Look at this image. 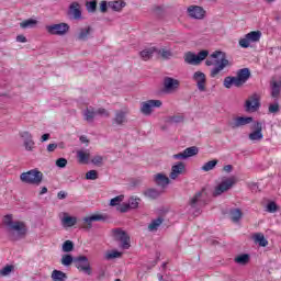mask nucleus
Here are the masks:
<instances>
[{
	"label": "nucleus",
	"instance_id": "f257e3e1",
	"mask_svg": "<svg viewBox=\"0 0 281 281\" xmlns=\"http://www.w3.org/2000/svg\"><path fill=\"white\" fill-rule=\"evenodd\" d=\"M206 67H214L210 71L211 78H216L225 67H231L232 64L229 59H227V55L221 50H215L210 55V58L205 60Z\"/></svg>",
	"mask_w": 281,
	"mask_h": 281
},
{
	"label": "nucleus",
	"instance_id": "f03ea898",
	"mask_svg": "<svg viewBox=\"0 0 281 281\" xmlns=\"http://www.w3.org/2000/svg\"><path fill=\"white\" fill-rule=\"evenodd\" d=\"M2 223L5 225L9 232H16L20 238H25L27 234V226H25L24 222H14L12 214H7L2 218Z\"/></svg>",
	"mask_w": 281,
	"mask_h": 281
},
{
	"label": "nucleus",
	"instance_id": "7ed1b4c3",
	"mask_svg": "<svg viewBox=\"0 0 281 281\" xmlns=\"http://www.w3.org/2000/svg\"><path fill=\"white\" fill-rule=\"evenodd\" d=\"M22 183H29L30 186H41L43 183V172L38 169H32L20 176Z\"/></svg>",
	"mask_w": 281,
	"mask_h": 281
},
{
	"label": "nucleus",
	"instance_id": "20e7f679",
	"mask_svg": "<svg viewBox=\"0 0 281 281\" xmlns=\"http://www.w3.org/2000/svg\"><path fill=\"white\" fill-rule=\"evenodd\" d=\"M210 56V52L201 50L196 54L189 52L184 55V63L188 65H201L202 60H205Z\"/></svg>",
	"mask_w": 281,
	"mask_h": 281
},
{
	"label": "nucleus",
	"instance_id": "39448f33",
	"mask_svg": "<svg viewBox=\"0 0 281 281\" xmlns=\"http://www.w3.org/2000/svg\"><path fill=\"white\" fill-rule=\"evenodd\" d=\"M115 240H120L122 249H131V236L122 228L112 229Z\"/></svg>",
	"mask_w": 281,
	"mask_h": 281
},
{
	"label": "nucleus",
	"instance_id": "423d86ee",
	"mask_svg": "<svg viewBox=\"0 0 281 281\" xmlns=\"http://www.w3.org/2000/svg\"><path fill=\"white\" fill-rule=\"evenodd\" d=\"M234 186H236V177L233 176L223 180L217 187H215L213 196H221V194L227 192V190H232Z\"/></svg>",
	"mask_w": 281,
	"mask_h": 281
},
{
	"label": "nucleus",
	"instance_id": "0eeeda50",
	"mask_svg": "<svg viewBox=\"0 0 281 281\" xmlns=\"http://www.w3.org/2000/svg\"><path fill=\"white\" fill-rule=\"evenodd\" d=\"M262 36V32L260 31H252L245 35V37L239 40V45L244 49H247L251 45V43H258Z\"/></svg>",
	"mask_w": 281,
	"mask_h": 281
},
{
	"label": "nucleus",
	"instance_id": "6e6552de",
	"mask_svg": "<svg viewBox=\"0 0 281 281\" xmlns=\"http://www.w3.org/2000/svg\"><path fill=\"white\" fill-rule=\"evenodd\" d=\"M75 267L78 271H82L87 276H91V263L89 262V258L87 256H78L75 257Z\"/></svg>",
	"mask_w": 281,
	"mask_h": 281
},
{
	"label": "nucleus",
	"instance_id": "1a4fd4ad",
	"mask_svg": "<svg viewBox=\"0 0 281 281\" xmlns=\"http://www.w3.org/2000/svg\"><path fill=\"white\" fill-rule=\"evenodd\" d=\"M46 32L53 36H65L69 32V24L61 22L58 24L47 25Z\"/></svg>",
	"mask_w": 281,
	"mask_h": 281
},
{
	"label": "nucleus",
	"instance_id": "9d476101",
	"mask_svg": "<svg viewBox=\"0 0 281 281\" xmlns=\"http://www.w3.org/2000/svg\"><path fill=\"white\" fill-rule=\"evenodd\" d=\"M260 109V94L254 93L245 102V111L247 113H256Z\"/></svg>",
	"mask_w": 281,
	"mask_h": 281
},
{
	"label": "nucleus",
	"instance_id": "9b49d317",
	"mask_svg": "<svg viewBox=\"0 0 281 281\" xmlns=\"http://www.w3.org/2000/svg\"><path fill=\"white\" fill-rule=\"evenodd\" d=\"M254 122V117L251 116H236L228 121L229 128L236 130L243 126H247V124H251Z\"/></svg>",
	"mask_w": 281,
	"mask_h": 281
},
{
	"label": "nucleus",
	"instance_id": "f8f14e48",
	"mask_svg": "<svg viewBox=\"0 0 281 281\" xmlns=\"http://www.w3.org/2000/svg\"><path fill=\"white\" fill-rule=\"evenodd\" d=\"M161 104V100L145 101L140 105V113H143V115H150L153 113V109H159Z\"/></svg>",
	"mask_w": 281,
	"mask_h": 281
},
{
	"label": "nucleus",
	"instance_id": "ddd939ff",
	"mask_svg": "<svg viewBox=\"0 0 281 281\" xmlns=\"http://www.w3.org/2000/svg\"><path fill=\"white\" fill-rule=\"evenodd\" d=\"M181 82L172 77H166L164 79V91L165 93H175L179 89Z\"/></svg>",
	"mask_w": 281,
	"mask_h": 281
},
{
	"label": "nucleus",
	"instance_id": "4468645a",
	"mask_svg": "<svg viewBox=\"0 0 281 281\" xmlns=\"http://www.w3.org/2000/svg\"><path fill=\"white\" fill-rule=\"evenodd\" d=\"M193 80L195 81L199 91H206L207 76H205L203 71H195L193 74Z\"/></svg>",
	"mask_w": 281,
	"mask_h": 281
},
{
	"label": "nucleus",
	"instance_id": "2eb2a0df",
	"mask_svg": "<svg viewBox=\"0 0 281 281\" xmlns=\"http://www.w3.org/2000/svg\"><path fill=\"white\" fill-rule=\"evenodd\" d=\"M106 218H109V216L104 214H92L90 216L83 217V223H87V225L83 227L85 229H91V227H93L92 223H97V222L104 223Z\"/></svg>",
	"mask_w": 281,
	"mask_h": 281
},
{
	"label": "nucleus",
	"instance_id": "dca6fc26",
	"mask_svg": "<svg viewBox=\"0 0 281 281\" xmlns=\"http://www.w3.org/2000/svg\"><path fill=\"white\" fill-rule=\"evenodd\" d=\"M196 155H199V147L191 146L181 153L175 154L173 159H190V157H196Z\"/></svg>",
	"mask_w": 281,
	"mask_h": 281
},
{
	"label": "nucleus",
	"instance_id": "f3484780",
	"mask_svg": "<svg viewBox=\"0 0 281 281\" xmlns=\"http://www.w3.org/2000/svg\"><path fill=\"white\" fill-rule=\"evenodd\" d=\"M187 12L191 19H196L201 21L202 19H205V11L202 7L199 5H190L187 9Z\"/></svg>",
	"mask_w": 281,
	"mask_h": 281
},
{
	"label": "nucleus",
	"instance_id": "a211bd4d",
	"mask_svg": "<svg viewBox=\"0 0 281 281\" xmlns=\"http://www.w3.org/2000/svg\"><path fill=\"white\" fill-rule=\"evenodd\" d=\"M184 172H186V162L178 161L176 165L171 167V172L169 177L175 181L180 177V175H183Z\"/></svg>",
	"mask_w": 281,
	"mask_h": 281
},
{
	"label": "nucleus",
	"instance_id": "6ab92c4d",
	"mask_svg": "<svg viewBox=\"0 0 281 281\" xmlns=\"http://www.w3.org/2000/svg\"><path fill=\"white\" fill-rule=\"evenodd\" d=\"M91 34H93V27H91V25L82 26L78 30L76 38L77 41H89Z\"/></svg>",
	"mask_w": 281,
	"mask_h": 281
},
{
	"label": "nucleus",
	"instance_id": "aec40b11",
	"mask_svg": "<svg viewBox=\"0 0 281 281\" xmlns=\"http://www.w3.org/2000/svg\"><path fill=\"white\" fill-rule=\"evenodd\" d=\"M68 16H70L71 19H75V21H80V19H82V11L80 10V3L72 2L69 5Z\"/></svg>",
	"mask_w": 281,
	"mask_h": 281
},
{
	"label": "nucleus",
	"instance_id": "412c9836",
	"mask_svg": "<svg viewBox=\"0 0 281 281\" xmlns=\"http://www.w3.org/2000/svg\"><path fill=\"white\" fill-rule=\"evenodd\" d=\"M250 77L251 71L249 70V68H243L237 71V76L235 77V79L237 80L239 87H243V85H245V82H247Z\"/></svg>",
	"mask_w": 281,
	"mask_h": 281
},
{
	"label": "nucleus",
	"instance_id": "4be33fe9",
	"mask_svg": "<svg viewBox=\"0 0 281 281\" xmlns=\"http://www.w3.org/2000/svg\"><path fill=\"white\" fill-rule=\"evenodd\" d=\"M127 113L120 110L116 111L114 114V119L112 120V126H124L126 122H128V119H126Z\"/></svg>",
	"mask_w": 281,
	"mask_h": 281
},
{
	"label": "nucleus",
	"instance_id": "5701e85b",
	"mask_svg": "<svg viewBox=\"0 0 281 281\" xmlns=\"http://www.w3.org/2000/svg\"><path fill=\"white\" fill-rule=\"evenodd\" d=\"M262 137V123L256 122L254 124V131L249 134V139H251V142H260Z\"/></svg>",
	"mask_w": 281,
	"mask_h": 281
},
{
	"label": "nucleus",
	"instance_id": "b1692460",
	"mask_svg": "<svg viewBox=\"0 0 281 281\" xmlns=\"http://www.w3.org/2000/svg\"><path fill=\"white\" fill-rule=\"evenodd\" d=\"M154 181L156 186H160V188H166L170 183V178L166 176L165 173H156L154 176Z\"/></svg>",
	"mask_w": 281,
	"mask_h": 281
},
{
	"label": "nucleus",
	"instance_id": "393cba45",
	"mask_svg": "<svg viewBox=\"0 0 281 281\" xmlns=\"http://www.w3.org/2000/svg\"><path fill=\"white\" fill-rule=\"evenodd\" d=\"M252 238L255 244L259 245V247H267V245H269V240L265 238V234L262 233H256Z\"/></svg>",
	"mask_w": 281,
	"mask_h": 281
},
{
	"label": "nucleus",
	"instance_id": "a878e982",
	"mask_svg": "<svg viewBox=\"0 0 281 281\" xmlns=\"http://www.w3.org/2000/svg\"><path fill=\"white\" fill-rule=\"evenodd\" d=\"M108 5L114 12H122V8L126 7V2H124V0L111 1Z\"/></svg>",
	"mask_w": 281,
	"mask_h": 281
},
{
	"label": "nucleus",
	"instance_id": "bb28decb",
	"mask_svg": "<svg viewBox=\"0 0 281 281\" xmlns=\"http://www.w3.org/2000/svg\"><path fill=\"white\" fill-rule=\"evenodd\" d=\"M144 196L155 201V199H159L161 196V191H159L157 189H147L144 191Z\"/></svg>",
	"mask_w": 281,
	"mask_h": 281
},
{
	"label": "nucleus",
	"instance_id": "cd10ccee",
	"mask_svg": "<svg viewBox=\"0 0 281 281\" xmlns=\"http://www.w3.org/2000/svg\"><path fill=\"white\" fill-rule=\"evenodd\" d=\"M50 278L53 281H67V273L60 270H53Z\"/></svg>",
	"mask_w": 281,
	"mask_h": 281
},
{
	"label": "nucleus",
	"instance_id": "c85d7f7f",
	"mask_svg": "<svg viewBox=\"0 0 281 281\" xmlns=\"http://www.w3.org/2000/svg\"><path fill=\"white\" fill-rule=\"evenodd\" d=\"M161 223H164V217H161V216L153 220L148 225V231L157 232V229H159V227L161 226Z\"/></svg>",
	"mask_w": 281,
	"mask_h": 281
},
{
	"label": "nucleus",
	"instance_id": "c756f323",
	"mask_svg": "<svg viewBox=\"0 0 281 281\" xmlns=\"http://www.w3.org/2000/svg\"><path fill=\"white\" fill-rule=\"evenodd\" d=\"M36 25H38V21L34 20V19H27L24 20L20 23V27L22 30H27V29H32V27H36Z\"/></svg>",
	"mask_w": 281,
	"mask_h": 281
},
{
	"label": "nucleus",
	"instance_id": "7c9ffc66",
	"mask_svg": "<svg viewBox=\"0 0 281 281\" xmlns=\"http://www.w3.org/2000/svg\"><path fill=\"white\" fill-rule=\"evenodd\" d=\"M270 87H271V97L272 98H280V93H281V85L278 81H271L270 82Z\"/></svg>",
	"mask_w": 281,
	"mask_h": 281
},
{
	"label": "nucleus",
	"instance_id": "2f4dec72",
	"mask_svg": "<svg viewBox=\"0 0 281 281\" xmlns=\"http://www.w3.org/2000/svg\"><path fill=\"white\" fill-rule=\"evenodd\" d=\"M155 52H157L156 47L146 48L139 53L140 58H143L144 60H150V58H153V55L155 54Z\"/></svg>",
	"mask_w": 281,
	"mask_h": 281
},
{
	"label": "nucleus",
	"instance_id": "473e14b6",
	"mask_svg": "<svg viewBox=\"0 0 281 281\" xmlns=\"http://www.w3.org/2000/svg\"><path fill=\"white\" fill-rule=\"evenodd\" d=\"M229 214L233 223H238V221L243 218V211H240V209H233L231 210Z\"/></svg>",
	"mask_w": 281,
	"mask_h": 281
},
{
	"label": "nucleus",
	"instance_id": "72a5a7b5",
	"mask_svg": "<svg viewBox=\"0 0 281 281\" xmlns=\"http://www.w3.org/2000/svg\"><path fill=\"white\" fill-rule=\"evenodd\" d=\"M217 165H218V160L217 159H213L211 161L205 162L201 167V170H203V172H210V170H214Z\"/></svg>",
	"mask_w": 281,
	"mask_h": 281
},
{
	"label": "nucleus",
	"instance_id": "f704fd0d",
	"mask_svg": "<svg viewBox=\"0 0 281 281\" xmlns=\"http://www.w3.org/2000/svg\"><path fill=\"white\" fill-rule=\"evenodd\" d=\"M240 87L239 83H237L236 77H226L224 79V87L225 89H232V86Z\"/></svg>",
	"mask_w": 281,
	"mask_h": 281
},
{
	"label": "nucleus",
	"instance_id": "c9c22d12",
	"mask_svg": "<svg viewBox=\"0 0 281 281\" xmlns=\"http://www.w3.org/2000/svg\"><path fill=\"white\" fill-rule=\"evenodd\" d=\"M72 262L76 263V257H74L69 254H66L61 257V265L64 267H69V266H71Z\"/></svg>",
	"mask_w": 281,
	"mask_h": 281
},
{
	"label": "nucleus",
	"instance_id": "e433bc0d",
	"mask_svg": "<svg viewBox=\"0 0 281 281\" xmlns=\"http://www.w3.org/2000/svg\"><path fill=\"white\" fill-rule=\"evenodd\" d=\"M79 164H89L90 154L85 150L77 151Z\"/></svg>",
	"mask_w": 281,
	"mask_h": 281
},
{
	"label": "nucleus",
	"instance_id": "4c0bfd02",
	"mask_svg": "<svg viewBox=\"0 0 281 281\" xmlns=\"http://www.w3.org/2000/svg\"><path fill=\"white\" fill-rule=\"evenodd\" d=\"M97 112L93 108H87L85 111V120L86 122H93V119L95 117Z\"/></svg>",
	"mask_w": 281,
	"mask_h": 281
},
{
	"label": "nucleus",
	"instance_id": "58836bf2",
	"mask_svg": "<svg viewBox=\"0 0 281 281\" xmlns=\"http://www.w3.org/2000/svg\"><path fill=\"white\" fill-rule=\"evenodd\" d=\"M76 223H78V218L75 216H64V218H63V224L66 227H74V225H76Z\"/></svg>",
	"mask_w": 281,
	"mask_h": 281
},
{
	"label": "nucleus",
	"instance_id": "ea45409f",
	"mask_svg": "<svg viewBox=\"0 0 281 281\" xmlns=\"http://www.w3.org/2000/svg\"><path fill=\"white\" fill-rule=\"evenodd\" d=\"M10 273H14V265H7L0 270L1 278H5L10 276Z\"/></svg>",
	"mask_w": 281,
	"mask_h": 281
},
{
	"label": "nucleus",
	"instance_id": "a19ab883",
	"mask_svg": "<svg viewBox=\"0 0 281 281\" xmlns=\"http://www.w3.org/2000/svg\"><path fill=\"white\" fill-rule=\"evenodd\" d=\"M235 262L237 265H243V266L247 265L249 262V255L243 254V255L237 256L235 258Z\"/></svg>",
	"mask_w": 281,
	"mask_h": 281
},
{
	"label": "nucleus",
	"instance_id": "79ce46f5",
	"mask_svg": "<svg viewBox=\"0 0 281 281\" xmlns=\"http://www.w3.org/2000/svg\"><path fill=\"white\" fill-rule=\"evenodd\" d=\"M86 8L90 14H94V12L98 10V1L92 0L86 3Z\"/></svg>",
	"mask_w": 281,
	"mask_h": 281
},
{
	"label": "nucleus",
	"instance_id": "37998d69",
	"mask_svg": "<svg viewBox=\"0 0 281 281\" xmlns=\"http://www.w3.org/2000/svg\"><path fill=\"white\" fill-rule=\"evenodd\" d=\"M201 196H203V191L196 192V193L193 195V198L190 200L189 205H190L191 207H196V205H198V203H199Z\"/></svg>",
	"mask_w": 281,
	"mask_h": 281
},
{
	"label": "nucleus",
	"instance_id": "c03bdc74",
	"mask_svg": "<svg viewBox=\"0 0 281 281\" xmlns=\"http://www.w3.org/2000/svg\"><path fill=\"white\" fill-rule=\"evenodd\" d=\"M61 249L65 254H70V251H74V241L71 240L64 241Z\"/></svg>",
	"mask_w": 281,
	"mask_h": 281
},
{
	"label": "nucleus",
	"instance_id": "a18cd8bd",
	"mask_svg": "<svg viewBox=\"0 0 281 281\" xmlns=\"http://www.w3.org/2000/svg\"><path fill=\"white\" fill-rule=\"evenodd\" d=\"M139 198L132 196L130 198L127 205H130V210H137L139 207Z\"/></svg>",
	"mask_w": 281,
	"mask_h": 281
},
{
	"label": "nucleus",
	"instance_id": "49530a36",
	"mask_svg": "<svg viewBox=\"0 0 281 281\" xmlns=\"http://www.w3.org/2000/svg\"><path fill=\"white\" fill-rule=\"evenodd\" d=\"M106 260H113L115 258H122V252L117 250H112L105 255Z\"/></svg>",
	"mask_w": 281,
	"mask_h": 281
},
{
	"label": "nucleus",
	"instance_id": "de8ad7c7",
	"mask_svg": "<svg viewBox=\"0 0 281 281\" xmlns=\"http://www.w3.org/2000/svg\"><path fill=\"white\" fill-rule=\"evenodd\" d=\"M122 201H124V195H117L115 198H113L111 201H110V205L112 207H115V205H120L122 203Z\"/></svg>",
	"mask_w": 281,
	"mask_h": 281
},
{
	"label": "nucleus",
	"instance_id": "09e8293b",
	"mask_svg": "<svg viewBox=\"0 0 281 281\" xmlns=\"http://www.w3.org/2000/svg\"><path fill=\"white\" fill-rule=\"evenodd\" d=\"M22 146L29 153H32L34 148H36V144L34 142H24Z\"/></svg>",
	"mask_w": 281,
	"mask_h": 281
},
{
	"label": "nucleus",
	"instance_id": "8fccbe9b",
	"mask_svg": "<svg viewBox=\"0 0 281 281\" xmlns=\"http://www.w3.org/2000/svg\"><path fill=\"white\" fill-rule=\"evenodd\" d=\"M86 179L89 181H95L98 179V171L97 170H90L86 173Z\"/></svg>",
	"mask_w": 281,
	"mask_h": 281
},
{
	"label": "nucleus",
	"instance_id": "3c124183",
	"mask_svg": "<svg viewBox=\"0 0 281 281\" xmlns=\"http://www.w3.org/2000/svg\"><path fill=\"white\" fill-rule=\"evenodd\" d=\"M267 212H270V214H276V212H278V204L276 202L268 203Z\"/></svg>",
	"mask_w": 281,
	"mask_h": 281
},
{
	"label": "nucleus",
	"instance_id": "603ef678",
	"mask_svg": "<svg viewBox=\"0 0 281 281\" xmlns=\"http://www.w3.org/2000/svg\"><path fill=\"white\" fill-rule=\"evenodd\" d=\"M104 161V157L97 155L91 159V164H93L94 166H102Z\"/></svg>",
	"mask_w": 281,
	"mask_h": 281
},
{
	"label": "nucleus",
	"instance_id": "864d4df0",
	"mask_svg": "<svg viewBox=\"0 0 281 281\" xmlns=\"http://www.w3.org/2000/svg\"><path fill=\"white\" fill-rule=\"evenodd\" d=\"M67 159L66 158H58L55 162V166H57V168H67Z\"/></svg>",
	"mask_w": 281,
	"mask_h": 281
},
{
	"label": "nucleus",
	"instance_id": "5fc2aeb1",
	"mask_svg": "<svg viewBox=\"0 0 281 281\" xmlns=\"http://www.w3.org/2000/svg\"><path fill=\"white\" fill-rule=\"evenodd\" d=\"M97 115H101V117H110L111 113L108 112L106 109L103 108H99L98 110H95Z\"/></svg>",
	"mask_w": 281,
	"mask_h": 281
},
{
	"label": "nucleus",
	"instance_id": "6e6d98bb",
	"mask_svg": "<svg viewBox=\"0 0 281 281\" xmlns=\"http://www.w3.org/2000/svg\"><path fill=\"white\" fill-rule=\"evenodd\" d=\"M183 116L182 115H176V116H171L169 119V122H171V124H181V122H183Z\"/></svg>",
	"mask_w": 281,
	"mask_h": 281
},
{
	"label": "nucleus",
	"instance_id": "4d7b16f0",
	"mask_svg": "<svg viewBox=\"0 0 281 281\" xmlns=\"http://www.w3.org/2000/svg\"><path fill=\"white\" fill-rule=\"evenodd\" d=\"M131 210V206L128 203H123L117 206V212H121V214H125V212H128Z\"/></svg>",
	"mask_w": 281,
	"mask_h": 281
},
{
	"label": "nucleus",
	"instance_id": "13d9d810",
	"mask_svg": "<svg viewBox=\"0 0 281 281\" xmlns=\"http://www.w3.org/2000/svg\"><path fill=\"white\" fill-rule=\"evenodd\" d=\"M158 54H160V56L162 58H170L172 56V52L166 49V48H162L158 52Z\"/></svg>",
	"mask_w": 281,
	"mask_h": 281
},
{
	"label": "nucleus",
	"instance_id": "bf43d9fd",
	"mask_svg": "<svg viewBox=\"0 0 281 281\" xmlns=\"http://www.w3.org/2000/svg\"><path fill=\"white\" fill-rule=\"evenodd\" d=\"M279 111H280V104L278 103L270 104L268 108L269 113H278Z\"/></svg>",
	"mask_w": 281,
	"mask_h": 281
},
{
	"label": "nucleus",
	"instance_id": "052dcab7",
	"mask_svg": "<svg viewBox=\"0 0 281 281\" xmlns=\"http://www.w3.org/2000/svg\"><path fill=\"white\" fill-rule=\"evenodd\" d=\"M20 135L25 142H32V134L30 132H22Z\"/></svg>",
	"mask_w": 281,
	"mask_h": 281
},
{
	"label": "nucleus",
	"instance_id": "680f3d73",
	"mask_svg": "<svg viewBox=\"0 0 281 281\" xmlns=\"http://www.w3.org/2000/svg\"><path fill=\"white\" fill-rule=\"evenodd\" d=\"M106 10H109V3H106V1L103 0L100 2V12L104 14Z\"/></svg>",
	"mask_w": 281,
	"mask_h": 281
},
{
	"label": "nucleus",
	"instance_id": "e2e57ef3",
	"mask_svg": "<svg viewBox=\"0 0 281 281\" xmlns=\"http://www.w3.org/2000/svg\"><path fill=\"white\" fill-rule=\"evenodd\" d=\"M58 148V144L56 143H52L47 146V151L48 153H54V150H56Z\"/></svg>",
	"mask_w": 281,
	"mask_h": 281
},
{
	"label": "nucleus",
	"instance_id": "0e129e2a",
	"mask_svg": "<svg viewBox=\"0 0 281 281\" xmlns=\"http://www.w3.org/2000/svg\"><path fill=\"white\" fill-rule=\"evenodd\" d=\"M16 42L18 43H27V37H25L24 35H18Z\"/></svg>",
	"mask_w": 281,
	"mask_h": 281
},
{
	"label": "nucleus",
	"instance_id": "69168bd1",
	"mask_svg": "<svg viewBox=\"0 0 281 281\" xmlns=\"http://www.w3.org/2000/svg\"><path fill=\"white\" fill-rule=\"evenodd\" d=\"M57 199H59L60 201H63V199H67V192L65 191H59L57 193Z\"/></svg>",
	"mask_w": 281,
	"mask_h": 281
},
{
	"label": "nucleus",
	"instance_id": "338daca9",
	"mask_svg": "<svg viewBox=\"0 0 281 281\" xmlns=\"http://www.w3.org/2000/svg\"><path fill=\"white\" fill-rule=\"evenodd\" d=\"M224 172H232L234 170V166L232 165H226L223 167Z\"/></svg>",
	"mask_w": 281,
	"mask_h": 281
},
{
	"label": "nucleus",
	"instance_id": "774afa93",
	"mask_svg": "<svg viewBox=\"0 0 281 281\" xmlns=\"http://www.w3.org/2000/svg\"><path fill=\"white\" fill-rule=\"evenodd\" d=\"M49 139V134L42 135V142H47Z\"/></svg>",
	"mask_w": 281,
	"mask_h": 281
}]
</instances>
